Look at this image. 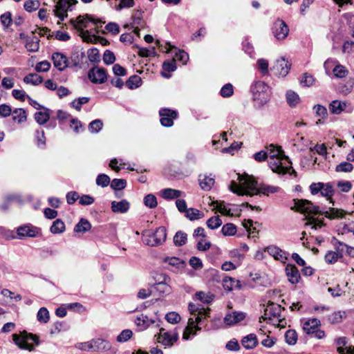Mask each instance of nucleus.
I'll return each mask as SVG.
<instances>
[{
    "label": "nucleus",
    "mask_w": 354,
    "mask_h": 354,
    "mask_svg": "<svg viewBox=\"0 0 354 354\" xmlns=\"http://www.w3.org/2000/svg\"><path fill=\"white\" fill-rule=\"evenodd\" d=\"M295 205L291 209L299 212L304 214L312 215H324L329 219H339L344 217L346 212L342 209L334 207H330L328 210L321 211L319 206L313 205V203L306 199H294Z\"/></svg>",
    "instance_id": "1"
},
{
    "label": "nucleus",
    "mask_w": 354,
    "mask_h": 354,
    "mask_svg": "<svg viewBox=\"0 0 354 354\" xmlns=\"http://www.w3.org/2000/svg\"><path fill=\"white\" fill-rule=\"evenodd\" d=\"M270 154V159L268 160L269 167L272 171L279 174H285L290 173L297 176V172L290 166H285L282 163V160H287L289 164L291 161L289 158L284 154V152L281 147H277L272 144L270 145L268 147Z\"/></svg>",
    "instance_id": "2"
},
{
    "label": "nucleus",
    "mask_w": 354,
    "mask_h": 354,
    "mask_svg": "<svg viewBox=\"0 0 354 354\" xmlns=\"http://www.w3.org/2000/svg\"><path fill=\"white\" fill-rule=\"evenodd\" d=\"M252 99L261 107L269 102L271 95L270 87L262 81H255L250 86Z\"/></svg>",
    "instance_id": "3"
},
{
    "label": "nucleus",
    "mask_w": 354,
    "mask_h": 354,
    "mask_svg": "<svg viewBox=\"0 0 354 354\" xmlns=\"http://www.w3.org/2000/svg\"><path fill=\"white\" fill-rule=\"evenodd\" d=\"M88 22H91L96 26L104 23L102 19H96L93 15L88 14L85 15V16L79 15L75 19H72L70 21L74 28L80 32V35L83 38V40L86 41H88L85 39V36H90L88 30L84 31V28L88 27Z\"/></svg>",
    "instance_id": "4"
},
{
    "label": "nucleus",
    "mask_w": 354,
    "mask_h": 354,
    "mask_svg": "<svg viewBox=\"0 0 354 354\" xmlns=\"http://www.w3.org/2000/svg\"><path fill=\"white\" fill-rule=\"evenodd\" d=\"M12 339L16 345L21 349L32 351L36 346L40 343L39 337L32 333L26 331L22 332L20 335L13 334Z\"/></svg>",
    "instance_id": "5"
},
{
    "label": "nucleus",
    "mask_w": 354,
    "mask_h": 354,
    "mask_svg": "<svg viewBox=\"0 0 354 354\" xmlns=\"http://www.w3.org/2000/svg\"><path fill=\"white\" fill-rule=\"evenodd\" d=\"M167 238V230L165 227H158L155 232L147 231L142 234V241L145 244L156 247L162 244Z\"/></svg>",
    "instance_id": "6"
},
{
    "label": "nucleus",
    "mask_w": 354,
    "mask_h": 354,
    "mask_svg": "<svg viewBox=\"0 0 354 354\" xmlns=\"http://www.w3.org/2000/svg\"><path fill=\"white\" fill-rule=\"evenodd\" d=\"M310 190L313 195L320 193L322 196L326 197L330 203H333L331 197L334 194L335 190L330 183H313L310 185Z\"/></svg>",
    "instance_id": "7"
},
{
    "label": "nucleus",
    "mask_w": 354,
    "mask_h": 354,
    "mask_svg": "<svg viewBox=\"0 0 354 354\" xmlns=\"http://www.w3.org/2000/svg\"><path fill=\"white\" fill-rule=\"evenodd\" d=\"M272 32L277 39L281 40L287 37L289 28L283 20L277 19L273 23Z\"/></svg>",
    "instance_id": "8"
},
{
    "label": "nucleus",
    "mask_w": 354,
    "mask_h": 354,
    "mask_svg": "<svg viewBox=\"0 0 354 354\" xmlns=\"http://www.w3.org/2000/svg\"><path fill=\"white\" fill-rule=\"evenodd\" d=\"M88 77L93 84H103L107 79L106 70L104 68L93 66L88 71Z\"/></svg>",
    "instance_id": "9"
},
{
    "label": "nucleus",
    "mask_w": 354,
    "mask_h": 354,
    "mask_svg": "<svg viewBox=\"0 0 354 354\" xmlns=\"http://www.w3.org/2000/svg\"><path fill=\"white\" fill-rule=\"evenodd\" d=\"M291 67V64L283 57L277 60L272 67L270 68L273 74L278 77H286Z\"/></svg>",
    "instance_id": "10"
},
{
    "label": "nucleus",
    "mask_w": 354,
    "mask_h": 354,
    "mask_svg": "<svg viewBox=\"0 0 354 354\" xmlns=\"http://www.w3.org/2000/svg\"><path fill=\"white\" fill-rule=\"evenodd\" d=\"M160 124L165 127H171L174 125V120L178 118V112L174 110L164 108L159 111Z\"/></svg>",
    "instance_id": "11"
},
{
    "label": "nucleus",
    "mask_w": 354,
    "mask_h": 354,
    "mask_svg": "<svg viewBox=\"0 0 354 354\" xmlns=\"http://www.w3.org/2000/svg\"><path fill=\"white\" fill-rule=\"evenodd\" d=\"M202 312L200 310L198 314H201ZM202 319L198 315L196 318V320H194V318H189L188 320V325L185 328V331L183 335V338L184 339H189L190 336H194L196 334L197 330H200L201 328L198 326L199 324H201Z\"/></svg>",
    "instance_id": "12"
},
{
    "label": "nucleus",
    "mask_w": 354,
    "mask_h": 354,
    "mask_svg": "<svg viewBox=\"0 0 354 354\" xmlns=\"http://www.w3.org/2000/svg\"><path fill=\"white\" fill-rule=\"evenodd\" d=\"M238 179L242 185V188L245 192H248L250 196L256 194L259 185L257 181L254 178L248 176L244 177L239 175Z\"/></svg>",
    "instance_id": "13"
},
{
    "label": "nucleus",
    "mask_w": 354,
    "mask_h": 354,
    "mask_svg": "<svg viewBox=\"0 0 354 354\" xmlns=\"http://www.w3.org/2000/svg\"><path fill=\"white\" fill-rule=\"evenodd\" d=\"M54 66L59 71H63L68 66V57L62 53L55 52L52 55Z\"/></svg>",
    "instance_id": "14"
},
{
    "label": "nucleus",
    "mask_w": 354,
    "mask_h": 354,
    "mask_svg": "<svg viewBox=\"0 0 354 354\" xmlns=\"http://www.w3.org/2000/svg\"><path fill=\"white\" fill-rule=\"evenodd\" d=\"M285 271L288 281L292 284H297L299 283L301 276L297 268L295 265L288 264L286 267Z\"/></svg>",
    "instance_id": "15"
},
{
    "label": "nucleus",
    "mask_w": 354,
    "mask_h": 354,
    "mask_svg": "<svg viewBox=\"0 0 354 354\" xmlns=\"http://www.w3.org/2000/svg\"><path fill=\"white\" fill-rule=\"evenodd\" d=\"M163 330V328L160 329L161 332ZM178 336L177 333L174 334V335H171L169 332H164L163 333H160L158 337V341L164 346H171L178 340Z\"/></svg>",
    "instance_id": "16"
},
{
    "label": "nucleus",
    "mask_w": 354,
    "mask_h": 354,
    "mask_svg": "<svg viewBox=\"0 0 354 354\" xmlns=\"http://www.w3.org/2000/svg\"><path fill=\"white\" fill-rule=\"evenodd\" d=\"M245 313L243 312L234 311L232 313H228L224 317V322L229 326L236 324L245 318Z\"/></svg>",
    "instance_id": "17"
},
{
    "label": "nucleus",
    "mask_w": 354,
    "mask_h": 354,
    "mask_svg": "<svg viewBox=\"0 0 354 354\" xmlns=\"http://www.w3.org/2000/svg\"><path fill=\"white\" fill-rule=\"evenodd\" d=\"M267 251L270 255L272 256L277 260L283 261L288 259V253L282 250L277 246H268Z\"/></svg>",
    "instance_id": "18"
},
{
    "label": "nucleus",
    "mask_w": 354,
    "mask_h": 354,
    "mask_svg": "<svg viewBox=\"0 0 354 354\" xmlns=\"http://www.w3.org/2000/svg\"><path fill=\"white\" fill-rule=\"evenodd\" d=\"M129 207L130 203L126 199L111 203V210L115 213H125Z\"/></svg>",
    "instance_id": "19"
},
{
    "label": "nucleus",
    "mask_w": 354,
    "mask_h": 354,
    "mask_svg": "<svg viewBox=\"0 0 354 354\" xmlns=\"http://www.w3.org/2000/svg\"><path fill=\"white\" fill-rule=\"evenodd\" d=\"M241 344L246 349H253L258 345V339L255 334L250 333L241 339Z\"/></svg>",
    "instance_id": "20"
},
{
    "label": "nucleus",
    "mask_w": 354,
    "mask_h": 354,
    "mask_svg": "<svg viewBox=\"0 0 354 354\" xmlns=\"http://www.w3.org/2000/svg\"><path fill=\"white\" fill-rule=\"evenodd\" d=\"M321 322L316 318L310 319L304 324L303 329L308 335H313L314 332L319 328Z\"/></svg>",
    "instance_id": "21"
},
{
    "label": "nucleus",
    "mask_w": 354,
    "mask_h": 354,
    "mask_svg": "<svg viewBox=\"0 0 354 354\" xmlns=\"http://www.w3.org/2000/svg\"><path fill=\"white\" fill-rule=\"evenodd\" d=\"M284 310V308H281V306L279 304L270 303L268 305L267 308L265 310V315L268 316L269 317H281V310Z\"/></svg>",
    "instance_id": "22"
},
{
    "label": "nucleus",
    "mask_w": 354,
    "mask_h": 354,
    "mask_svg": "<svg viewBox=\"0 0 354 354\" xmlns=\"http://www.w3.org/2000/svg\"><path fill=\"white\" fill-rule=\"evenodd\" d=\"M93 339L94 352H102L109 350L111 344L109 341L97 338Z\"/></svg>",
    "instance_id": "23"
},
{
    "label": "nucleus",
    "mask_w": 354,
    "mask_h": 354,
    "mask_svg": "<svg viewBox=\"0 0 354 354\" xmlns=\"http://www.w3.org/2000/svg\"><path fill=\"white\" fill-rule=\"evenodd\" d=\"M346 106V103L345 102L335 100L329 104L328 109L331 113L339 115L345 109Z\"/></svg>",
    "instance_id": "24"
},
{
    "label": "nucleus",
    "mask_w": 354,
    "mask_h": 354,
    "mask_svg": "<svg viewBox=\"0 0 354 354\" xmlns=\"http://www.w3.org/2000/svg\"><path fill=\"white\" fill-rule=\"evenodd\" d=\"M44 111H38L35 113L34 118L35 121L40 125L44 124L50 119V113L51 110L44 107L42 109Z\"/></svg>",
    "instance_id": "25"
},
{
    "label": "nucleus",
    "mask_w": 354,
    "mask_h": 354,
    "mask_svg": "<svg viewBox=\"0 0 354 354\" xmlns=\"http://www.w3.org/2000/svg\"><path fill=\"white\" fill-rule=\"evenodd\" d=\"M91 229V224L90 222L84 218H82L79 222L74 227V232L76 233H86L90 231Z\"/></svg>",
    "instance_id": "26"
},
{
    "label": "nucleus",
    "mask_w": 354,
    "mask_h": 354,
    "mask_svg": "<svg viewBox=\"0 0 354 354\" xmlns=\"http://www.w3.org/2000/svg\"><path fill=\"white\" fill-rule=\"evenodd\" d=\"M40 40L36 36L27 38L25 47L29 52H37L39 49Z\"/></svg>",
    "instance_id": "27"
},
{
    "label": "nucleus",
    "mask_w": 354,
    "mask_h": 354,
    "mask_svg": "<svg viewBox=\"0 0 354 354\" xmlns=\"http://www.w3.org/2000/svg\"><path fill=\"white\" fill-rule=\"evenodd\" d=\"M331 243L333 244L337 250L344 251V248L346 249L347 254L354 257V248L348 246V245L338 241L335 237H333Z\"/></svg>",
    "instance_id": "28"
},
{
    "label": "nucleus",
    "mask_w": 354,
    "mask_h": 354,
    "mask_svg": "<svg viewBox=\"0 0 354 354\" xmlns=\"http://www.w3.org/2000/svg\"><path fill=\"white\" fill-rule=\"evenodd\" d=\"M169 282L165 283H150L149 285L153 287L160 296L168 295L171 292V286L168 284Z\"/></svg>",
    "instance_id": "29"
},
{
    "label": "nucleus",
    "mask_w": 354,
    "mask_h": 354,
    "mask_svg": "<svg viewBox=\"0 0 354 354\" xmlns=\"http://www.w3.org/2000/svg\"><path fill=\"white\" fill-rule=\"evenodd\" d=\"M162 67L163 71L161 73V75L164 77L169 78L170 75L166 73L165 72L170 73L176 70V60H166L163 62Z\"/></svg>",
    "instance_id": "30"
},
{
    "label": "nucleus",
    "mask_w": 354,
    "mask_h": 354,
    "mask_svg": "<svg viewBox=\"0 0 354 354\" xmlns=\"http://www.w3.org/2000/svg\"><path fill=\"white\" fill-rule=\"evenodd\" d=\"M279 189L280 188L277 186L260 184L256 194H262L268 196L269 194H274L279 192Z\"/></svg>",
    "instance_id": "31"
},
{
    "label": "nucleus",
    "mask_w": 354,
    "mask_h": 354,
    "mask_svg": "<svg viewBox=\"0 0 354 354\" xmlns=\"http://www.w3.org/2000/svg\"><path fill=\"white\" fill-rule=\"evenodd\" d=\"M162 197L166 200H172L178 198L181 196V192L171 188L163 189L162 191Z\"/></svg>",
    "instance_id": "32"
},
{
    "label": "nucleus",
    "mask_w": 354,
    "mask_h": 354,
    "mask_svg": "<svg viewBox=\"0 0 354 354\" xmlns=\"http://www.w3.org/2000/svg\"><path fill=\"white\" fill-rule=\"evenodd\" d=\"M125 84L131 90L136 89L142 85V79L140 76L133 75L126 81Z\"/></svg>",
    "instance_id": "33"
},
{
    "label": "nucleus",
    "mask_w": 354,
    "mask_h": 354,
    "mask_svg": "<svg viewBox=\"0 0 354 354\" xmlns=\"http://www.w3.org/2000/svg\"><path fill=\"white\" fill-rule=\"evenodd\" d=\"M187 241V234L183 231H178L174 236V243L177 247L185 245Z\"/></svg>",
    "instance_id": "34"
},
{
    "label": "nucleus",
    "mask_w": 354,
    "mask_h": 354,
    "mask_svg": "<svg viewBox=\"0 0 354 354\" xmlns=\"http://www.w3.org/2000/svg\"><path fill=\"white\" fill-rule=\"evenodd\" d=\"M24 82L26 84L39 85L42 83L43 77L35 73H29L24 77Z\"/></svg>",
    "instance_id": "35"
},
{
    "label": "nucleus",
    "mask_w": 354,
    "mask_h": 354,
    "mask_svg": "<svg viewBox=\"0 0 354 354\" xmlns=\"http://www.w3.org/2000/svg\"><path fill=\"white\" fill-rule=\"evenodd\" d=\"M50 231L53 234H61L65 231V224L60 218L56 219L53 221Z\"/></svg>",
    "instance_id": "36"
},
{
    "label": "nucleus",
    "mask_w": 354,
    "mask_h": 354,
    "mask_svg": "<svg viewBox=\"0 0 354 354\" xmlns=\"http://www.w3.org/2000/svg\"><path fill=\"white\" fill-rule=\"evenodd\" d=\"M201 176H200L199 182L200 186L202 189L205 191H209L211 189L212 187L214 184V178L204 176L203 178H201Z\"/></svg>",
    "instance_id": "37"
},
{
    "label": "nucleus",
    "mask_w": 354,
    "mask_h": 354,
    "mask_svg": "<svg viewBox=\"0 0 354 354\" xmlns=\"http://www.w3.org/2000/svg\"><path fill=\"white\" fill-rule=\"evenodd\" d=\"M286 101L290 106H295L299 102V96L292 91H288L286 93Z\"/></svg>",
    "instance_id": "38"
},
{
    "label": "nucleus",
    "mask_w": 354,
    "mask_h": 354,
    "mask_svg": "<svg viewBox=\"0 0 354 354\" xmlns=\"http://www.w3.org/2000/svg\"><path fill=\"white\" fill-rule=\"evenodd\" d=\"M185 216L190 221H194L201 218L204 216V214L195 208H189L185 212Z\"/></svg>",
    "instance_id": "39"
},
{
    "label": "nucleus",
    "mask_w": 354,
    "mask_h": 354,
    "mask_svg": "<svg viewBox=\"0 0 354 354\" xmlns=\"http://www.w3.org/2000/svg\"><path fill=\"white\" fill-rule=\"evenodd\" d=\"M340 250L337 252L329 251L325 255V261L330 264L335 263L339 258L342 257Z\"/></svg>",
    "instance_id": "40"
},
{
    "label": "nucleus",
    "mask_w": 354,
    "mask_h": 354,
    "mask_svg": "<svg viewBox=\"0 0 354 354\" xmlns=\"http://www.w3.org/2000/svg\"><path fill=\"white\" fill-rule=\"evenodd\" d=\"M12 113L15 114V115L12 117L13 120L17 121L18 123L26 121V112L24 109H15Z\"/></svg>",
    "instance_id": "41"
},
{
    "label": "nucleus",
    "mask_w": 354,
    "mask_h": 354,
    "mask_svg": "<svg viewBox=\"0 0 354 354\" xmlns=\"http://www.w3.org/2000/svg\"><path fill=\"white\" fill-rule=\"evenodd\" d=\"M163 261L165 263H168L169 265L175 266L177 268H183L185 265V262L184 261L175 257H165L163 259Z\"/></svg>",
    "instance_id": "42"
},
{
    "label": "nucleus",
    "mask_w": 354,
    "mask_h": 354,
    "mask_svg": "<svg viewBox=\"0 0 354 354\" xmlns=\"http://www.w3.org/2000/svg\"><path fill=\"white\" fill-rule=\"evenodd\" d=\"M286 342L289 345H295L297 341V334L293 329L288 330L285 333Z\"/></svg>",
    "instance_id": "43"
},
{
    "label": "nucleus",
    "mask_w": 354,
    "mask_h": 354,
    "mask_svg": "<svg viewBox=\"0 0 354 354\" xmlns=\"http://www.w3.org/2000/svg\"><path fill=\"white\" fill-rule=\"evenodd\" d=\"M229 189L232 192L236 194L239 196L250 195L248 192H245L242 188V185L240 186L237 185L235 181L231 182Z\"/></svg>",
    "instance_id": "44"
},
{
    "label": "nucleus",
    "mask_w": 354,
    "mask_h": 354,
    "mask_svg": "<svg viewBox=\"0 0 354 354\" xmlns=\"http://www.w3.org/2000/svg\"><path fill=\"white\" fill-rule=\"evenodd\" d=\"M135 46L139 49L138 53V55L140 57H155L156 55V52L155 48H152L151 50H149L147 48L140 47L138 45H136Z\"/></svg>",
    "instance_id": "45"
},
{
    "label": "nucleus",
    "mask_w": 354,
    "mask_h": 354,
    "mask_svg": "<svg viewBox=\"0 0 354 354\" xmlns=\"http://www.w3.org/2000/svg\"><path fill=\"white\" fill-rule=\"evenodd\" d=\"M35 139L37 147L41 148L46 147V137L43 129L35 131Z\"/></svg>",
    "instance_id": "46"
},
{
    "label": "nucleus",
    "mask_w": 354,
    "mask_h": 354,
    "mask_svg": "<svg viewBox=\"0 0 354 354\" xmlns=\"http://www.w3.org/2000/svg\"><path fill=\"white\" fill-rule=\"evenodd\" d=\"M102 121L100 119H96L90 122L88 124V130L91 133H97L102 129Z\"/></svg>",
    "instance_id": "47"
},
{
    "label": "nucleus",
    "mask_w": 354,
    "mask_h": 354,
    "mask_svg": "<svg viewBox=\"0 0 354 354\" xmlns=\"http://www.w3.org/2000/svg\"><path fill=\"white\" fill-rule=\"evenodd\" d=\"M37 320L41 323H47L49 321V312L46 308L42 307L37 312Z\"/></svg>",
    "instance_id": "48"
},
{
    "label": "nucleus",
    "mask_w": 354,
    "mask_h": 354,
    "mask_svg": "<svg viewBox=\"0 0 354 354\" xmlns=\"http://www.w3.org/2000/svg\"><path fill=\"white\" fill-rule=\"evenodd\" d=\"M144 204H145V205H146L147 207H148L151 209H153V208H155L156 207H157L158 202H157V199H156V197L155 196V195H153L152 194H149L146 195L144 198Z\"/></svg>",
    "instance_id": "49"
},
{
    "label": "nucleus",
    "mask_w": 354,
    "mask_h": 354,
    "mask_svg": "<svg viewBox=\"0 0 354 354\" xmlns=\"http://www.w3.org/2000/svg\"><path fill=\"white\" fill-rule=\"evenodd\" d=\"M90 97H82L77 99H75L71 103V106L75 109L77 111H80L82 109V106L84 104H86L89 102Z\"/></svg>",
    "instance_id": "50"
},
{
    "label": "nucleus",
    "mask_w": 354,
    "mask_h": 354,
    "mask_svg": "<svg viewBox=\"0 0 354 354\" xmlns=\"http://www.w3.org/2000/svg\"><path fill=\"white\" fill-rule=\"evenodd\" d=\"M221 232L223 236H232L236 232V227L233 223H227L222 227Z\"/></svg>",
    "instance_id": "51"
},
{
    "label": "nucleus",
    "mask_w": 354,
    "mask_h": 354,
    "mask_svg": "<svg viewBox=\"0 0 354 354\" xmlns=\"http://www.w3.org/2000/svg\"><path fill=\"white\" fill-rule=\"evenodd\" d=\"M133 19V24L137 25L138 26H140L141 28H144L145 21L142 20V11L140 10H137L135 13L132 16Z\"/></svg>",
    "instance_id": "52"
},
{
    "label": "nucleus",
    "mask_w": 354,
    "mask_h": 354,
    "mask_svg": "<svg viewBox=\"0 0 354 354\" xmlns=\"http://www.w3.org/2000/svg\"><path fill=\"white\" fill-rule=\"evenodd\" d=\"M222 225V220L219 216H212L207 221V225L211 230H215Z\"/></svg>",
    "instance_id": "53"
},
{
    "label": "nucleus",
    "mask_w": 354,
    "mask_h": 354,
    "mask_svg": "<svg viewBox=\"0 0 354 354\" xmlns=\"http://www.w3.org/2000/svg\"><path fill=\"white\" fill-rule=\"evenodd\" d=\"M111 182L109 176L104 174H99L96 178V184L102 187H107Z\"/></svg>",
    "instance_id": "54"
},
{
    "label": "nucleus",
    "mask_w": 354,
    "mask_h": 354,
    "mask_svg": "<svg viewBox=\"0 0 354 354\" xmlns=\"http://www.w3.org/2000/svg\"><path fill=\"white\" fill-rule=\"evenodd\" d=\"M127 186V181L124 179L114 178L111 183V188L114 190H122Z\"/></svg>",
    "instance_id": "55"
},
{
    "label": "nucleus",
    "mask_w": 354,
    "mask_h": 354,
    "mask_svg": "<svg viewBox=\"0 0 354 354\" xmlns=\"http://www.w3.org/2000/svg\"><path fill=\"white\" fill-rule=\"evenodd\" d=\"M39 5V2L37 0H28L24 3V8L27 12H32L37 10Z\"/></svg>",
    "instance_id": "56"
},
{
    "label": "nucleus",
    "mask_w": 354,
    "mask_h": 354,
    "mask_svg": "<svg viewBox=\"0 0 354 354\" xmlns=\"http://www.w3.org/2000/svg\"><path fill=\"white\" fill-rule=\"evenodd\" d=\"M234 93V87L232 84H225L220 91V95L223 97H231Z\"/></svg>",
    "instance_id": "57"
},
{
    "label": "nucleus",
    "mask_w": 354,
    "mask_h": 354,
    "mask_svg": "<svg viewBox=\"0 0 354 354\" xmlns=\"http://www.w3.org/2000/svg\"><path fill=\"white\" fill-rule=\"evenodd\" d=\"M195 295L196 299L205 304H210L214 297V295H207L203 291L197 292Z\"/></svg>",
    "instance_id": "58"
},
{
    "label": "nucleus",
    "mask_w": 354,
    "mask_h": 354,
    "mask_svg": "<svg viewBox=\"0 0 354 354\" xmlns=\"http://www.w3.org/2000/svg\"><path fill=\"white\" fill-rule=\"evenodd\" d=\"M353 169V165L348 162H342L335 167L337 172H351Z\"/></svg>",
    "instance_id": "59"
},
{
    "label": "nucleus",
    "mask_w": 354,
    "mask_h": 354,
    "mask_svg": "<svg viewBox=\"0 0 354 354\" xmlns=\"http://www.w3.org/2000/svg\"><path fill=\"white\" fill-rule=\"evenodd\" d=\"M133 335V332L129 329L123 330L117 337L116 340L118 342H125L128 341Z\"/></svg>",
    "instance_id": "60"
},
{
    "label": "nucleus",
    "mask_w": 354,
    "mask_h": 354,
    "mask_svg": "<svg viewBox=\"0 0 354 354\" xmlns=\"http://www.w3.org/2000/svg\"><path fill=\"white\" fill-rule=\"evenodd\" d=\"M115 61L114 53L110 50H106L103 55V62L106 65H111Z\"/></svg>",
    "instance_id": "61"
},
{
    "label": "nucleus",
    "mask_w": 354,
    "mask_h": 354,
    "mask_svg": "<svg viewBox=\"0 0 354 354\" xmlns=\"http://www.w3.org/2000/svg\"><path fill=\"white\" fill-rule=\"evenodd\" d=\"M317 116L322 118V119H326L328 118V111L326 108L320 104H316L313 107Z\"/></svg>",
    "instance_id": "62"
},
{
    "label": "nucleus",
    "mask_w": 354,
    "mask_h": 354,
    "mask_svg": "<svg viewBox=\"0 0 354 354\" xmlns=\"http://www.w3.org/2000/svg\"><path fill=\"white\" fill-rule=\"evenodd\" d=\"M88 58L91 62H99L100 57L99 50L97 48H91L88 50Z\"/></svg>",
    "instance_id": "63"
},
{
    "label": "nucleus",
    "mask_w": 354,
    "mask_h": 354,
    "mask_svg": "<svg viewBox=\"0 0 354 354\" xmlns=\"http://www.w3.org/2000/svg\"><path fill=\"white\" fill-rule=\"evenodd\" d=\"M333 73L334 75L336 77L342 78L347 75L348 71L346 69V68L340 64L337 65L334 69H333Z\"/></svg>",
    "instance_id": "64"
}]
</instances>
